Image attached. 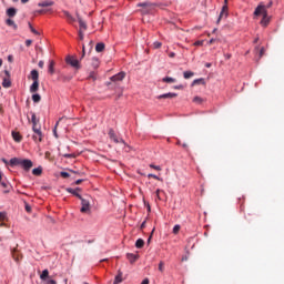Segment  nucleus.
Returning <instances> with one entry per match:
<instances>
[{"mask_svg":"<svg viewBox=\"0 0 284 284\" xmlns=\"http://www.w3.org/2000/svg\"><path fill=\"white\" fill-rule=\"evenodd\" d=\"M29 79L33 80V83L29 88L31 94H34L36 92H39V71L32 70L31 73H30Z\"/></svg>","mask_w":284,"mask_h":284,"instance_id":"obj_1","label":"nucleus"},{"mask_svg":"<svg viewBox=\"0 0 284 284\" xmlns=\"http://www.w3.org/2000/svg\"><path fill=\"white\" fill-rule=\"evenodd\" d=\"M65 63L71 65V68H74V70H81V61H79L74 55H67Z\"/></svg>","mask_w":284,"mask_h":284,"instance_id":"obj_2","label":"nucleus"},{"mask_svg":"<svg viewBox=\"0 0 284 284\" xmlns=\"http://www.w3.org/2000/svg\"><path fill=\"white\" fill-rule=\"evenodd\" d=\"M138 8H142V13L143 14H149V12L154 10V4L150 2H142L138 4Z\"/></svg>","mask_w":284,"mask_h":284,"instance_id":"obj_3","label":"nucleus"},{"mask_svg":"<svg viewBox=\"0 0 284 284\" xmlns=\"http://www.w3.org/2000/svg\"><path fill=\"white\" fill-rule=\"evenodd\" d=\"M34 134L32 135V140L34 143H41L43 141V133L41 132V128H34L32 129Z\"/></svg>","mask_w":284,"mask_h":284,"instance_id":"obj_4","label":"nucleus"},{"mask_svg":"<svg viewBox=\"0 0 284 284\" xmlns=\"http://www.w3.org/2000/svg\"><path fill=\"white\" fill-rule=\"evenodd\" d=\"M32 165H34L32 163V160L22 159L20 162V168H22V170H24L26 172H30V170H32Z\"/></svg>","mask_w":284,"mask_h":284,"instance_id":"obj_5","label":"nucleus"},{"mask_svg":"<svg viewBox=\"0 0 284 284\" xmlns=\"http://www.w3.org/2000/svg\"><path fill=\"white\" fill-rule=\"evenodd\" d=\"M12 81L10 80V71L4 70V77L2 80V88H11Z\"/></svg>","mask_w":284,"mask_h":284,"instance_id":"obj_6","label":"nucleus"},{"mask_svg":"<svg viewBox=\"0 0 284 284\" xmlns=\"http://www.w3.org/2000/svg\"><path fill=\"white\" fill-rule=\"evenodd\" d=\"M108 135L113 143H124L123 139H119L116 132H114V129H110Z\"/></svg>","mask_w":284,"mask_h":284,"instance_id":"obj_7","label":"nucleus"},{"mask_svg":"<svg viewBox=\"0 0 284 284\" xmlns=\"http://www.w3.org/2000/svg\"><path fill=\"white\" fill-rule=\"evenodd\" d=\"M80 201H81V205H82L81 209H80V212L82 214H85V213L90 212V201H88L83 197Z\"/></svg>","mask_w":284,"mask_h":284,"instance_id":"obj_8","label":"nucleus"},{"mask_svg":"<svg viewBox=\"0 0 284 284\" xmlns=\"http://www.w3.org/2000/svg\"><path fill=\"white\" fill-rule=\"evenodd\" d=\"M255 17H264L265 14H267V9H265V6L263 4H258L254 11Z\"/></svg>","mask_w":284,"mask_h":284,"instance_id":"obj_9","label":"nucleus"},{"mask_svg":"<svg viewBox=\"0 0 284 284\" xmlns=\"http://www.w3.org/2000/svg\"><path fill=\"white\" fill-rule=\"evenodd\" d=\"M11 136H12L13 141H16V143H21V141H23V135H21L20 132L12 131Z\"/></svg>","mask_w":284,"mask_h":284,"instance_id":"obj_10","label":"nucleus"},{"mask_svg":"<svg viewBox=\"0 0 284 284\" xmlns=\"http://www.w3.org/2000/svg\"><path fill=\"white\" fill-rule=\"evenodd\" d=\"M126 258H128L129 263L134 264V263H136V261H139V255L133 254V253H128Z\"/></svg>","mask_w":284,"mask_h":284,"instance_id":"obj_11","label":"nucleus"},{"mask_svg":"<svg viewBox=\"0 0 284 284\" xmlns=\"http://www.w3.org/2000/svg\"><path fill=\"white\" fill-rule=\"evenodd\" d=\"M125 79V72H119L111 77V81H123Z\"/></svg>","mask_w":284,"mask_h":284,"instance_id":"obj_12","label":"nucleus"},{"mask_svg":"<svg viewBox=\"0 0 284 284\" xmlns=\"http://www.w3.org/2000/svg\"><path fill=\"white\" fill-rule=\"evenodd\" d=\"M123 283V272L121 270L118 271V274L115 275L113 284Z\"/></svg>","mask_w":284,"mask_h":284,"instance_id":"obj_13","label":"nucleus"},{"mask_svg":"<svg viewBox=\"0 0 284 284\" xmlns=\"http://www.w3.org/2000/svg\"><path fill=\"white\" fill-rule=\"evenodd\" d=\"M62 13L69 23H74V21H77V19H74V17H72V14L70 12L64 10V11H62Z\"/></svg>","mask_w":284,"mask_h":284,"instance_id":"obj_14","label":"nucleus"},{"mask_svg":"<svg viewBox=\"0 0 284 284\" xmlns=\"http://www.w3.org/2000/svg\"><path fill=\"white\" fill-rule=\"evenodd\" d=\"M77 18L80 26V30H88V26L85 24L83 19H81V16H79V13H77Z\"/></svg>","mask_w":284,"mask_h":284,"instance_id":"obj_15","label":"nucleus"},{"mask_svg":"<svg viewBox=\"0 0 284 284\" xmlns=\"http://www.w3.org/2000/svg\"><path fill=\"white\" fill-rule=\"evenodd\" d=\"M261 26H263V28H267V26H270V18L267 17V13H265L261 20Z\"/></svg>","mask_w":284,"mask_h":284,"instance_id":"obj_16","label":"nucleus"},{"mask_svg":"<svg viewBox=\"0 0 284 284\" xmlns=\"http://www.w3.org/2000/svg\"><path fill=\"white\" fill-rule=\"evenodd\" d=\"M39 8H50V6H54V2L51 0H47L38 3Z\"/></svg>","mask_w":284,"mask_h":284,"instance_id":"obj_17","label":"nucleus"},{"mask_svg":"<svg viewBox=\"0 0 284 284\" xmlns=\"http://www.w3.org/2000/svg\"><path fill=\"white\" fill-rule=\"evenodd\" d=\"M178 94L176 93H164L158 97V99H174L176 98Z\"/></svg>","mask_w":284,"mask_h":284,"instance_id":"obj_18","label":"nucleus"},{"mask_svg":"<svg viewBox=\"0 0 284 284\" xmlns=\"http://www.w3.org/2000/svg\"><path fill=\"white\" fill-rule=\"evenodd\" d=\"M221 19H227V6H224L222 8V11L220 13V18H219V21H221Z\"/></svg>","mask_w":284,"mask_h":284,"instance_id":"obj_19","label":"nucleus"},{"mask_svg":"<svg viewBox=\"0 0 284 284\" xmlns=\"http://www.w3.org/2000/svg\"><path fill=\"white\" fill-rule=\"evenodd\" d=\"M193 103H195V105H202V103H205V99L196 95L193 98Z\"/></svg>","mask_w":284,"mask_h":284,"instance_id":"obj_20","label":"nucleus"},{"mask_svg":"<svg viewBox=\"0 0 284 284\" xmlns=\"http://www.w3.org/2000/svg\"><path fill=\"white\" fill-rule=\"evenodd\" d=\"M32 174H33V176H41V174H43V168L38 166V168L33 169Z\"/></svg>","mask_w":284,"mask_h":284,"instance_id":"obj_21","label":"nucleus"},{"mask_svg":"<svg viewBox=\"0 0 284 284\" xmlns=\"http://www.w3.org/2000/svg\"><path fill=\"white\" fill-rule=\"evenodd\" d=\"M21 161L22 159H19V158H13L9 161L10 165L11 166H14V165H21Z\"/></svg>","mask_w":284,"mask_h":284,"instance_id":"obj_22","label":"nucleus"},{"mask_svg":"<svg viewBox=\"0 0 284 284\" xmlns=\"http://www.w3.org/2000/svg\"><path fill=\"white\" fill-rule=\"evenodd\" d=\"M162 194H165V191H163L161 189H158L155 191V196H156L158 201H163V197L161 196Z\"/></svg>","mask_w":284,"mask_h":284,"instance_id":"obj_23","label":"nucleus"},{"mask_svg":"<svg viewBox=\"0 0 284 284\" xmlns=\"http://www.w3.org/2000/svg\"><path fill=\"white\" fill-rule=\"evenodd\" d=\"M105 50V44L103 42H99L97 45H95V51L98 52H103Z\"/></svg>","mask_w":284,"mask_h":284,"instance_id":"obj_24","label":"nucleus"},{"mask_svg":"<svg viewBox=\"0 0 284 284\" xmlns=\"http://www.w3.org/2000/svg\"><path fill=\"white\" fill-rule=\"evenodd\" d=\"M31 123H32V130H34V128H37V123H39V121L37 120V114L34 113L31 114Z\"/></svg>","mask_w":284,"mask_h":284,"instance_id":"obj_25","label":"nucleus"},{"mask_svg":"<svg viewBox=\"0 0 284 284\" xmlns=\"http://www.w3.org/2000/svg\"><path fill=\"white\" fill-rule=\"evenodd\" d=\"M6 23H7V26L13 28V30H17V28H18L17 23H14V20H12V19H7Z\"/></svg>","mask_w":284,"mask_h":284,"instance_id":"obj_26","label":"nucleus"},{"mask_svg":"<svg viewBox=\"0 0 284 284\" xmlns=\"http://www.w3.org/2000/svg\"><path fill=\"white\" fill-rule=\"evenodd\" d=\"M48 276H50V272L48 270H43L40 275V278H41V281H45L48 278Z\"/></svg>","mask_w":284,"mask_h":284,"instance_id":"obj_27","label":"nucleus"},{"mask_svg":"<svg viewBox=\"0 0 284 284\" xmlns=\"http://www.w3.org/2000/svg\"><path fill=\"white\" fill-rule=\"evenodd\" d=\"M7 14H8L9 17H16V16H17V9H16V8H9V9L7 10Z\"/></svg>","mask_w":284,"mask_h":284,"instance_id":"obj_28","label":"nucleus"},{"mask_svg":"<svg viewBox=\"0 0 284 284\" xmlns=\"http://www.w3.org/2000/svg\"><path fill=\"white\" fill-rule=\"evenodd\" d=\"M143 245H145V242L143 241V239L136 240L135 247H138V250H141V247H143Z\"/></svg>","mask_w":284,"mask_h":284,"instance_id":"obj_29","label":"nucleus"},{"mask_svg":"<svg viewBox=\"0 0 284 284\" xmlns=\"http://www.w3.org/2000/svg\"><path fill=\"white\" fill-rule=\"evenodd\" d=\"M162 81L163 83H176V79L170 77L163 78Z\"/></svg>","mask_w":284,"mask_h":284,"instance_id":"obj_30","label":"nucleus"},{"mask_svg":"<svg viewBox=\"0 0 284 284\" xmlns=\"http://www.w3.org/2000/svg\"><path fill=\"white\" fill-rule=\"evenodd\" d=\"M32 101L33 103H39L41 101V95L39 93H33Z\"/></svg>","mask_w":284,"mask_h":284,"instance_id":"obj_31","label":"nucleus"},{"mask_svg":"<svg viewBox=\"0 0 284 284\" xmlns=\"http://www.w3.org/2000/svg\"><path fill=\"white\" fill-rule=\"evenodd\" d=\"M68 192H70L71 194H73L74 196L80 199V201L83 199V196H81V194H79V192H77V190L68 189Z\"/></svg>","mask_w":284,"mask_h":284,"instance_id":"obj_32","label":"nucleus"},{"mask_svg":"<svg viewBox=\"0 0 284 284\" xmlns=\"http://www.w3.org/2000/svg\"><path fill=\"white\" fill-rule=\"evenodd\" d=\"M49 74H54V61H50L49 63Z\"/></svg>","mask_w":284,"mask_h":284,"instance_id":"obj_33","label":"nucleus"},{"mask_svg":"<svg viewBox=\"0 0 284 284\" xmlns=\"http://www.w3.org/2000/svg\"><path fill=\"white\" fill-rule=\"evenodd\" d=\"M183 77H184V79H192V77H194V72L184 71Z\"/></svg>","mask_w":284,"mask_h":284,"instance_id":"obj_34","label":"nucleus"},{"mask_svg":"<svg viewBox=\"0 0 284 284\" xmlns=\"http://www.w3.org/2000/svg\"><path fill=\"white\" fill-rule=\"evenodd\" d=\"M3 221H8V213L0 212V223H3Z\"/></svg>","mask_w":284,"mask_h":284,"instance_id":"obj_35","label":"nucleus"},{"mask_svg":"<svg viewBox=\"0 0 284 284\" xmlns=\"http://www.w3.org/2000/svg\"><path fill=\"white\" fill-rule=\"evenodd\" d=\"M29 28L30 31L32 32V34H36L37 37H39V34H41L39 31H37V29H34V27H32V23L29 22Z\"/></svg>","mask_w":284,"mask_h":284,"instance_id":"obj_36","label":"nucleus"},{"mask_svg":"<svg viewBox=\"0 0 284 284\" xmlns=\"http://www.w3.org/2000/svg\"><path fill=\"white\" fill-rule=\"evenodd\" d=\"M199 83H205V80H204L203 78L195 79V80L192 82V85H199Z\"/></svg>","mask_w":284,"mask_h":284,"instance_id":"obj_37","label":"nucleus"},{"mask_svg":"<svg viewBox=\"0 0 284 284\" xmlns=\"http://www.w3.org/2000/svg\"><path fill=\"white\" fill-rule=\"evenodd\" d=\"M63 158H64V159H77V154H74V153H65V154L63 155Z\"/></svg>","mask_w":284,"mask_h":284,"instance_id":"obj_38","label":"nucleus"},{"mask_svg":"<svg viewBox=\"0 0 284 284\" xmlns=\"http://www.w3.org/2000/svg\"><path fill=\"white\" fill-rule=\"evenodd\" d=\"M148 179H155V181H163V179H161V178H159L158 175L152 174V173H150V174L148 175Z\"/></svg>","mask_w":284,"mask_h":284,"instance_id":"obj_39","label":"nucleus"},{"mask_svg":"<svg viewBox=\"0 0 284 284\" xmlns=\"http://www.w3.org/2000/svg\"><path fill=\"white\" fill-rule=\"evenodd\" d=\"M179 232H181V225L176 224L173 227V234H179Z\"/></svg>","mask_w":284,"mask_h":284,"instance_id":"obj_40","label":"nucleus"},{"mask_svg":"<svg viewBox=\"0 0 284 284\" xmlns=\"http://www.w3.org/2000/svg\"><path fill=\"white\" fill-rule=\"evenodd\" d=\"M3 181V174L0 172V185L2 187H8V184L6 182H2Z\"/></svg>","mask_w":284,"mask_h":284,"instance_id":"obj_41","label":"nucleus"},{"mask_svg":"<svg viewBox=\"0 0 284 284\" xmlns=\"http://www.w3.org/2000/svg\"><path fill=\"white\" fill-rule=\"evenodd\" d=\"M152 170H156V172H161V165H154V164H150L149 165Z\"/></svg>","mask_w":284,"mask_h":284,"instance_id":"obj_42","label":"nucleus"},{"mask_svg":"<svg viewBox=\"0 0 284 284\" xmlns=\"http://www.w3.org/2000/svg\"><path fill=\"white\" fill-rule=\"evenodd\" d=\"M163 44L161 43V42H159V41H155L154 43H153V48L155 49V50H159V48H161Z\"/></svg>","mask_w":284,"mask_h":284,"instance_id":"obj_43","label":"nucleus"},{"mask_svg":"<svg viewBox=\"0 0 284 284\" xmlns=\"http://www.w3.org/2000/svg\"><path fill=\"white\" fill-rule=\"evenodd\" d=\"M60 176H62V179H70V173L62 171V172L60 173Z\"/></svg>","mask_w":284,"mask_h":284,"instance_id":"obj_44","label":"nucleus"},{"mask_svg":"<svg viewBox=\"0 0 284 284\" xmlns=\"http://www.w3.org/2000/svg\"><path fill=\"white\" fill-rule=\"evenodd\" d=\"M165 267H164V263L163 262H160L159 263V271L160 272H164Z\"/></svg>","mask_w":284,"mask_h":284,"instance_id":"obj_45","label":"nucleus"},{"mask_svg":"<svg viewBox=\"0 0 284 284\" xmlns=\"http://www.w3.org/2000/svg\"><path fill=\"white\" fill-rule=\"evenodd\" d=\"M93 68H99V59H93Z\"/></svg>","mask_w":284,"mask_h":284,"instance_id":"obj_46","label":"nucleus"},{"mask_svg":"<svg viewBox=\"0 0 284 284\" xmlns=\"http://www.w3.org/2000/svg\"><path fill=\"white\" fill-rule=\"evenodd\" d=\"M193 45L199 47V45H203V40H197L193 43Z\"/></svg>","mask_w":284,"mask_h":284,"instance_id":"obj_47","label":"nucleus"},{"mask_svg":"<svg viewBox=\"0 0 284 284\" xmlns=\"http://www.w3.org/2000/svg\"><path fill=\"white\" fill-rule=\"evenodd\" d=\"M26 45L27 48H30V45H32V40H26Z\"/></svg>","mask_w":284,"mask_h":284,"instance_id":"obj_48","label":"nucleus"},{"mask_svg":"<svg viewBox=\"0 0 284 284\" xmlns=\"http://www.w3.org/2000/svg\"><path fill=\"white\" fill-rule=\"evenodd\" d=\"M174 90H183V84L174 87Z\"/></svg>","mask_w":284,"mask_h":284,"instance_id":"obj_49","label":"nucleus"},{"mask_svg":"<svg viewBox=\"0 0 284 284\" xmlns=\"http://www.w3.org/2000/svg\"><path fill=\"white\" fill-rule=\"evenodd\" d=\"M47 284H57V281H54V280H49V281H47Z\"/></svg>","mask_w":284,"mask_h":284,"instance_id":"obj_50","label":"nucleus"},{"mask_svg":"<svg viewBox=\"0 0 284 284\" xmlns=\"http://www.w3.org/2000/svg\"><path fill=\"white\" fill-rule=\"evenodd\" d=\"M141 284H150V280L144 278Z\"/></svg>","mask_w":284,"mask_h":284,"instance_id":"obj_51","label":"nucleus"},{"mask_svg":"<svg viewBox=\"0 0 284 284\" xmlns=\"http://www.w3.org/2000/svg\"><path fill=\"white\" fill-rule=\"evenodd\" d=\"M169 57H170L171 59H174V57H176V53L171 52V53L169 54Z\"/></svg>","mask_w":284,"mask_h":284,"instance_id":"obj_52","label":"nucleus"},{"mask_svg":"<svg viewBox=\"0 0 284 284\" xmlns=\"http://www.w3.org/2000/svg\"><path fill=\"white\" fill-rule=\"evenodd\" d=\"M81 183H83V180H77L75 181V185H81Z\"/></svg>","mask_w":284,"mask_h":284,"instance_id":"obj_53","label":"nucleus"},{"mask_svg":"<svg viewBox=\"0 0 284 284\" xmlns=\"http://www.w3.org/2000/svg\"><path fill=\"white\" fill-rule=\"evenodd\" d=\"M38 65H39V68H43V65H44L43 61H39Z\"/></svg>","mask_w":284,"mask_h":284,"instance_id":"obj_54","label":"nucleus"},{"mask_svg":"<svg viewBox=\"0 0 284 284\" xmlns=\"http://www.w3.org/2000/svg\"><path fill=\"white\" fill-rule=\"evenodd\" d=\"M216 41V39H211L210 41H209V45H212V43H214Z\"/></svg>","mask_w":284,"mask_h":284,"instance_id":"obj_55","label":"nucleus"},{"mask_svg":"<svg viewBox=\"0 0 284 284\" xmlns=\"http://www.w3.org/2000/svg\"><path fill=\"white\" fill-rule=\"evenodd\" d=\"M79 37L80 39H83V32L81 30L79 31Z\"/></svg>","mask_w":284,"mask_h":284,"instance_id":"obj_56","label":"nucleus"},{"mask_svg":"<svg viewBox=\"0 0 284 284\" xmlns=\"http://www.w3.org/2000/svg\"><path fill=\"white\" fill-rule=\"evenodd\" d=\"M13 258H14V261H16L17 263H19V256L13 255Z\"/></svg>","mask_w":284,"mask_h":284,"instance_id":"obj_57","label":"nucleus"},{"mask_svg":"<svg viewBox=\"0 0 284 284\" xmlns=\"http://www.w3.org/2000/svg\"><path fill=\"white\" fill-rule=\"evenodd\" d=\"M205 68H212V64L211 63H206Z\"/></svg>","mask_w":284,"mask_h":284,"instance_id":"obj_58","label":"nucleus"},{"mask_svg":"<svg viewBox=\"0 0 284 284\" xmlns=\"http://www.w3.org/2000/svg\"><path fill=\"white\" fill-rule=\"evenodd\" d=\"M0 227H6V223H0Z\"/></svg>","mask_w":284,"mask_h":284,"instance_id":"obj_59","label":"nucleus"},{"mask_svg":"<svg viewBox=\"0 0 284 284\" xmlns=\"http://www.w3.org/2000/svg\"><path fill=\"white\" fill-rule=\"evenodd\" d=\"M30 0H21V3H28Z\"/></svg>","mask_w":284,"mask_h":284,"instance_id":"obj_60","label":"nucleus"},{"mask_svg":"<svg viewBox=\"0 0 284 284\" xmlns=\"http://www.w3.org/2000/svg\"><path fill=\"white\" fill-rule=\"evenodd\" d=\"M8 61H12V55H9V57H8Z\"/></svg>","mask_w":284,"mask_h":284,"instance_id":"obj_61","label":"nucleus"},{"mask_svg":"<svg viewBox=\"0 0 284 284\" xmlns=\"http://www.w3.org/2000/svg\"><path fill=\"white\" fill-rule=\"evenodd\" d=\"M26 210H27V212H30V206L27 205V206H26Z\"/></svg>","mask_w":284,"mask_h":284,"instance_id":"obj_62","label":"nucleus"},{"mask_svg":"<svg viewBox=\"0 0 284 284\" xmlns=\"http://www.w3.org/2000/svg\"><path fill=\"white\" fill-rule=\"evenodd\" d=\"M1 65H3V60L0 59V68H1Z\"/></svg>","mask_w":284,"mask_h":284,"instance_id":"obj_63","label":"nucleus"},{"mask_svg":"<svg viewBox=\"0 0 284 284\" xmlns=\"http://www.w3.org/2000/svg\"><path fill=\"white\" fill-rule=\"evenodd\" d=\"M39 12V14H43V10H40V11H38Z\"/></svg>","mask_w":284,"mask_h":284,"instance_id":"obj_64","label":"nucleus"}]
</instances>
